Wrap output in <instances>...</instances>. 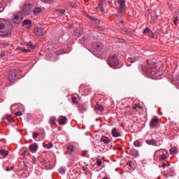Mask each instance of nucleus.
Returning <instances> with one entry per match:
<instances>
[{"label":"nucleus","mask_w":179,"mask_h":179,"mask_svg":"<svg viewBox=\"0 0 179 179\" xmlns=\"http://www.w3.org/2000/svg\"><path fill=\"white\" fill-rule=\"evenodd\" d=\"M108 64L110 68H113V69H118V65H120V59H118V55H110L108 59Z\"/></svg>","instance_id":"nucleus-1"},{"label":"nucleus","mask_w":179,"mask_h":179,"mask_svg":"<svg viewBox=\"0 0 179 179\" xmlns=\"http://www.w3.org/2000/svg\"><path fill=\"white\" fill-rule=\"evenodd\" d=\"M143 71L148 76H150L151 79H159V73L156 71L155 68L144 67Z\"/></svg>","instance_id":"nucleus-2"},{"label":"nucleus","mask_w":179,"mask_h":179,"mask_svg":"<svg viewBox=\"0 0 179 179\" xmlns=\"http://www.w3.org/2000/svg\"><path fill=\"white\" fill-rule=\"evenodd\" d=\"M117 3L119 5V7L116 16L117 17H120V16H122V15H124V13H125L127 10V8H125V0H117Z\"/></svg>","instance_id":"nucleus-3"},{"label":"nucleus","mask_w":179,"mask_h":179,"mask_svg":"<svg viewBox=\"0 0 179 179\" xmlns=\"http://www.w3.org/2000/svg\"><path fill=\"white\" fill-rule=\"evenodd\" d=\"M19 74V70L14 69L10 70L8 72V79L10 83H15L19 78H17V75Z\"/></svg>","instance_id":"nucleus-4"},{"label":"nucleus","mask_w":179,"mask_h":179,"mask_svg":"<svg viewBox=\"0 0 179 179\" xmlns=\"http://www.w3.org/2000/svg\"><path fill=\"white\" fill-rule=\"evenodd\" d=\"M11 20L16 24H20L22 23V20H23V13L19 11L18 13L14 14Z\"/></svg>","instance_id":"nucleus-5"},{"label":"nucleus","mask_w":179,"mask_h":179,"mask_svg":"<svg viewBox=\"0 0 179 179\" xmlns=\"http://www.w3.org/2000/svg\"><path fill=\"white\" fill-rule=\"evenodd\" d=\"M104 46L102 43H96L94 45V49L98 54L100 55H104L106 54V51L104 50Z\"/></svg>","instance_id":"nucleus-6"},{"label":"nucleus","mask_w":179,"mask_h":179,"mask_svg":"<svg viewBox=\"0 0 179 179\" xmlns=\"http://www.w3.org/2000/svg\"><path fill=\"white\" fill-rule=\"evenodd\" d=\"M31 4L26 3L22 8V13L29 16V15H30V12H31Z\"/></svg>","instance_id":"nucleus-7"},{"label":"nucleus","mask_w":179,"mask_h":179,"mask_svg":"<svg viewBox=\"0 0 179 179\" xmlns=\"http://www.w3.org/2000/svg\"><path fill=\"white\" fill-rule=\"evenodd\" d=\"M80 92H82V94H84V96H87L90 90H89V87H87V85H81L80 87Z\"/></svg>","instance_id":"nucleus-8"},{"label":"nucleus","mask_w":179,"mask_h":179,"mask_svg":"<svg viewBox=\"0 0 179 179\" xmlns=\"http://www.w3.org/2000/svg\"><path fill=\"white\" fill-rule=\"evenodd\" d=\"M34 33L36 36H43L44 34H45V31H44V29L43 28H35L34 29Z\"/></svg>","instance_id":"nucleus-9"},{"label":"nucleus","mask_w":179,"mask_h":179,"mask_svg":"<svg viewBox=\"0 0 179 179\" xmlns=\"http://www.w3.org/2000/svg\"><path fill=\"white\" fill-rule=\"evenodd\" d=\"M157 124H159V118L154 117L150 122V128H156L157 127Z\"/></svg>","instance_id":"nucleus-10"},{"label":"nucleus","mask_w":179,"mask_h":179,"mask_svg":"<svg viewBox=\"0 0 179 179\" xmlns=\"http://www.w3.org/2000/svg\"><path fill=\"white\" fill-rule=\"evenodd\" d=\"M29 149L32 153H36L38 150V145L36 143H32L29 146Z\"/></svg>","instance_id":"nucleus-11"},{"label":"nucleus","mask_w":179,"mask_h":179,"mask_svg":"<svg viewBox=\"0 0 179 179\" xmlns=\"http://www.w3.org/2000/svg\"><path fill=\"white\" fill-rule=\"evenodd\" d=\"M112 135H113V138H120V136H121L120 130H118L117 128L113 129Z\"/></svg>","instance_id":"nucleus-12"},{"label":"nucleus","mask_w":179,"mask_h":179,"mask_svg":"<svg viewBox=\"0 0 179 179\" xmlns=\"http://www.w3.org/2000/svg\"><path fill=\"white\" fill-rule=\"evenodd\" d=\"M5 31H6L5 21L0 20V33H5Z\"/></svg>","instance_id":"nucleus-13"},{"label":"nucleus","mask_w":179,"mask_h":179,"mask_svg":"<svg viewBox=\"0 0 179 179\" xmlns=\"http://www.w3.org/2000/svg\"><path fill=\"white\" fill-rule=\"evenodd\" d=\"M66 117L65 116L59 117V124L60 125H65V124H66Z\"/></svg>","instance_id":"nucleus-14"},{"label":"nucleus","mask_w":179,"mask_h":179,"mask_svg":"<svg viewBox=\"0 0 179 179\" xmlns=\"http://www.w3.org/2000/svg\"><path fill=\"white\" fill-rule=\"evenodd\" d=\"M75 152V147L73 145H69L67 147V150L66 152V155H72Z\"/></svg>","instance_id":"nucleus-15"},{"label":"nucleus","mask_w":179,"mask_h":179,"mask_svg":"<svg viewBox=\"0 0 179 179\" xmlns=\"http://www.w3.org/2000/svg\"><path fill=\"white\" fill-rule=\"evenodd\" d=\"M49 124L52 127L54 125H56L57 124V117L55 116H52L49 119Z\"/></svg>","instance_id":"nucleus-16"},{"label":"nucleus","mask_w":179,"mask_h":179,"mask_svg":"<svg viewBox=\"0 0 179 179\" xmlns=\"http://www.w3.org/2000/svg\"><path fill=\"white\" fill-rule=\"evenodd\" d=\"M130 155L131 156H133L134 157H138V156H139V151H138L137 150H136L135 148H132L130 150Z\"/></svg>","instance_id":"nucleus-17"},{"label":"nucleus","mask_w":179,"mask_h":179,"mask_svg":"<svg viewBox=\"0 0 179 179\" xmlns=\"http://www.w3.org/2000/svg\"><path fill=\"white\" fill-rule=\"evenodd\" d=\"M145 143H147V145H152V146H157V141H155L154 139L146 140Z\"/></svg>","instance_id":"nucleus-18"},{"label":"nucleus","mask_w":179,"mask_h":179,"mask_svg":"<svg viewBox=\"0 0 179 179\" xmlns=\"http://www.w3.org/2000/svg\"><path fill=\"white\" fill-rule=\"evenodd\" d=\"M101 142H104L106 144L110 143V138L106 136H103L101 138Z\"/></svg>","instance_id":"nucleus-19"},{"label":"nucleus","mask_w":179,"mask_h":179,"mask_svg":"<svg viewBox=\"0 0 179 179\" xmlns=\"http://www.w3.org/2000/svg\"><path fill=\"white\" fill-rule=\"evenodd\" d=\"M122 32L124 33V34H127L128 36H132V31L128 28H123Z\"/></svg>","instance_id":"nucleus-20"},{"label":"nucleus","mask_w":179,"mask_h":179,"mask_svg":"<svg viewBox=\"0 0 179 179\" xmlns=\"http://www.w3.org/2000/svg\"><path fill=\"white\" fill-rule=\"evenodd\" d=\"M78 110L79 111H80V113H83L84 111H86V105L85 104L79 105Z\"/></svg>","instance_id":"nucleus-21"},{"label":"nucleus","mask_w":179,"mask_h":179,"mask_svg":"<svg viewBox=\"0 0 179 179\" xmlns=\"http://www.w3.org/2000/svg\"><path fill=\"white\" fill-rule=\"evenodd\" d=\"M31 26V20H25L22 22V26Z\"/></svg>","instance_id":"nucleus-22"},{"label":"nucleus","mask_w":179,"mask_h":179,"mask_svg":"<svg viewBox=\"0 0 179 179\" xmlns=\"http://www.w3.org/2000/svg\"><path fill=\"white\" fill-rule=\"evenodd\" d=\"M171 155H176L178 152L177 147H173L169 150Z\"/></svg>","instance_id":"nucleus-23"},{"label":"nucleus","mask_w":179,"mask_h":179,"mask_svg":"<svg viewBox=\"0 0 179 179\" xmlns=\"http://www.w3.org/2000/svg\"><path fill=\"white\" fill-rule=\"evenodd\" d=\"M0 155L3 156V157H6L9 155V152L5 150H0Z\"/></svg>","instance_id":"nucleus-24"},{"label":"nucleus","mask_w":179,"mask_h":179,"mask_svg":"<svg viewBox=\"0 0 179 179\" xmlns=\"http://www.w3.org/2000/svg\"><path fill=\"white\" fill-rule=\"evenodd\" d=\"M27 46L29 50H34V48H36V46L33 45V42H29L27 44Z\"/></svg>","instance_id":"nucleus-25"},{"label":"nucleus","mask_w":179,"mask_h":179,"mask_svg":"<svg viewBox=\"0 0 179 179\" xmlns=\"http://www.w3.org/2000/svg\"><path fill=\"white\" fill-rule=\"evenodd\" d=\"M88 17L89 19H90V20H92L93 22H94V23H96V24H99V23H100V20L99 19H96L90 16H88Z\"/></svg>","instance_id":"nucleus-26"},{"label":"nucleus","mask_w":179,"mask_h":179,"mask_svg":"<svg viewBox=\"0 0 179 179\" xmlns=\"http://www.w3.org/2000/svg\"><path fill=\"white\" fill-rule=\"evenodd\" d=\"M143 34H152V30H150V29L149 28H145L143 31Z\"/></svg>","instance_id":"nucleus-27"},{"label":"nucleus","mask_w":179,"mask_h":179,"mask_svg":"<svg viewBox=\"0 0 179 179\" xmlns=\"http://www.w3.org/2000/svg\"><path fill=\"white\" fill-rule=\"evenodd\" d=\"M40 12H41V8H35L33 10V13H34V15H38Z\"/></svg>","instance_id":"nucleus-28"},{"label":"nucleus","mask_w":179,"mask_h":179,"mask_svg":"<svg viewBox=\"0 0 179 179\" xmlns=\"http://www.w3.org/2000/svg\"><path fill=\"white\" fill-rule=\"evenodd\" d=\"M132 108H133V110H138V108L139 110H142L143 107L140 104H136V105L133 106Z\"/></svg>","instance_id":"nucleus-29"},{"label":"nucleus","mask_w":179,"mask_h":179,"mask_svg":"<svg viewBox=\"0 0 179 179\" xmlns=\"http://www.w3.org/2000/svg\"><path fill=\"white\" fill-rule=\"evenodd\" d=\"M96 9L98 11L100 12H104V8L103 7V5L98 4V6L96 7Z\"/></svg>","instance_id":"nucleus-30"},{"label":"nucleus","mask_w":179,"mask_h":179,"mask_svg":"<svg viewBox=\"0 0 179 179\" xmlns=\"http://www.w3.org/2000/svg\"><path fill=\"white\" fill-rule=\"evenodd\" d=\"M3 120H7L8 122H12V116L10 115H6Z\"/></svg>","instance_id":"nucleus-31"},{"label":"nucleus","mask_w":179,"mask_h":179,"mask_svg":"<svg viewBox=\"0 0 179 179\" xmlns=\"http://www.w3.org/2000/svg\"><path fill=\"white\" fill-rule=\"evenodd\" d=\"M43 146L46 148V149H51V148H52V143H49L48 144H45V143H44Z\"/></svg>","instance_id":"nucleus-32"},{"label":"nucleus","mask_w":179,"mask_h":179,"mask_svg":"<svg viewBox=\"0 0 179 179\" xmlns=\"http://www.w3.org/2000/svg\"><path fill=\"white\" fill-rule=\"evenodd\" d=\"M96 108H97V110H99L101 112L104 110V108H103V106H101V105L97 104L96 106Z\"/></svg>","instance_id":"nucleus-33"},{"label":"nucleus","mask_w":179,"mask_h":179,"mask_svg":"<svg viewBox=\"0 0 179 179\" xmlns=\"http://www.w3.org/2000/svg\"><path fill=\"white\" fill-rule=\"evenodd\" d=\"M20 51H22V52H30L31 49H25L24 48H20Z\"/></svg>","instance_id":"nucleus-34"},{"label":"nucleus","mask_w":179,"mask_h":179,"mask_svg":"<svg viewBox=\"0 0 179 179\" xmlns=\"http://www.w3.org/2000/svg\"><path fill=\"white\" fill-rule=\"evenodd\" d=\"M96 164L98 167H101V165L103 164V162H101V159H96Z\"/></svg>","instance_id":"nucleus-35"},{"label":"nucleus","mask_w":179,"mask_h":179,"mask_svg":"<svg viewBox=\"0 0 179 179\" xmlns=\"http://www.w3.org/2000/svg\"><path fill=\"white\" fill-rule=\"evenodd\" d=\"M5 9V4L3 3H0V12H3Z\"/></svg>","instance_id":"nucleus-36"},{"label":"nucleus","mask_w":179,"mask_h":179,"mask_svg":"<svg viewBox=\"0 0 179 179\" xmlns=\"http://www.w3.org/2000/svg\"><path fill=\"white\" fill-rule=\"evenodd\" d=\"M59 173H61V174H65V171H66V169L62 167L59 169Z\"/></svg>","instance_id":"nucleus-37"},{"label":"nucleus","mask_w":179,"mask_h":179,"mask_svg":"<svg viewBox=\"0 0 179 179\" xmlns=\"http://www.w3.org/2000/svg\"><path fill=\"white\" fill-rule=\"evenodd\" d=\"M71 100L74 104H78V99L74 96H71Z\"/></svg>","instance_id":"nucleus-38"},{"label":"nucleus","mask_w":179,"mask_h":179,"mask_svg":"<svg viewBox=\"0 0 179 179\" xmlns=\"http://www.w3.org/2000/svg\"><path fill=\"white\" fill-rule=\"evenodd\" d=\"M134 145L136 146V148H139V146H141V142H139V141H136Z\"/></svg>","instance_id":"nucleus-39"},{"label":"nucleus","mask_w":179,"mask_h":179,"mask_svg":"<svg viewBox=\"0 0 179 179\" xmlns=\"http://www.w3.org/2000/svg\"><path fill=\"white\" fill-rule=\"evenodd\" d=\"M29 152V150L26 149L23 151V152L21 154V156H23V157H25L27 155V152Z\"/></svg>","instance_id":"nucleus-40"},{"label":"nucleus","mask_w":179,"mask_h":179,"mask_svg":"<svg viewBox=\"0 0 179 179\" xmlns=\"http://www.w3.org/2000/svg\"><path fill=\"white\" fill-rule=\"evenodd\" d=\"M8 36H10V33H6V34H0V37H8Z\"/></svg>","instance_id":"nucleus-41"},{"label":"nucleus","mask_w":179,"mask_h":179,"mask_svg":"<svg viewBox=\"0 0 179 179\" xmlns=\"http://www.w3.org/2000/svg\"><path fill=\"white\" fill-rule=\"evenodd\" d=\"M178 17H173V23L175 24H178Z\"/></svg>","instance_id":"nucleus-42"},{"label":"nucleus","mask_w":179,"mask_h":179,"mask_svg":"<svg viewBox=\"0 0 179 179\" xmlns=\"http://www.w3.org/2000/svg\"><path fill=\"white\" fill-rule=\"evenodd\" d=\"M162 174L164 176V177H166V178H169V173H167L166 171L162 172Z\"/></svg>","instance_id":"nucleus-43"},{"label":"nucleus","mask_w":179,"mask_h":179,"mask_svg":"<svg viewBox=\"0 0 179 179\" xmlns=\"http://www.w3.org/2000/svg\"><path fill=\"white\" fill-rule=\"evenodd\" d=\"M42 2H45L46 3H50L54 2V0H41Z\"/></svg>","instance_id":"nucleus-44"},{"label":"nucleus","mask_w":179,"mask_h":179,"mask_svg":"<svg viewBox=\"0 0 179 179\" xmlns=\"http://www.w3.org/2000/svg\"><path fill=\"white\" fill-rule=\"evenodd\" d=\"M161 159L162 160H166V159H167V155H166V154H162L161 156Z\"/></svg>","instance_id":"nucleus-45"},{"label":"nucleus","mask_w":179,"mask_h":179,"mask_svg":"<svg viewBox=\"0 0 179 179\" xmlns=\"http://www.w3.org/2000/svg\"><path fill=\"white\" fill-rule=\"evenodd\" d=\"M38 133H34L33 134V138L34 139H37V138L38 137Z\"/></svg>","instance_id":"nucleus-46"},{"label":"nucleus","mask_w":179,"mask_h":179,"mask_svg":"<svg viewBox=\"0 0 179 179\" xmlns=\"http://www.w3.org/2000/svg\"><path fill=\"white\" fill-rule=\"evenodd\" d=\"M14 167L13 166H11L10 168H7L6 169V171H12V170H13Z\"/></svg>","instance_id":"nucleus-47"},{"label":"nucleus","mask_w":179,"mask_h":179,"mask_svg":"<svg viewBox=\"0 0 179 179\" xmlns=\"http://www.w3.org/2000/svg\"><path fill=\"white\" fill-rule=\"evenodd\" d=\"M15 115L20 117V115H22V111H18V112L15 113Z\"/></svg>","instance_id":"nucleus-48"},{"label":"nucleus","mask_w":179,"mask_h":179,"mask_svg":"<svg viewBox=\"0 0 179 179\" xmlns=\"http://www.w3.org/2000/svg\"><path fill=\"white\" fill-rule=\"evenodd\" d=\"M72 8H76L78 6V4L75 3H71Z\"/></svg>","instance_id":"nucleus-49"},{"label":"nucleus","mask_w":179,"mask_h":179,"mask_svg":"<svg viewBox=\"0 0 179 179\" xmlns=\"http://www.w3.org/2000/svg\"><path fill=\"white\" fill-rule=\"evenodd\" d=\"M5 55H6V53H5V52H2L0 55V57L2 58V57H5Z\"/></svg>","instance_id":"nucleus-50"},{"label":"nucleus","mask_w":179,"mask_h":179,"mask_svg":"<svg viewBox=\"0 0 179 179\" xmlns=\"http://www.w3.org/2000/svg\"><path fill=\"white\" fill-rule=\"evenodd\" d=\"M148 35L150 36V37H151V38H154V36H153V32L151 31V34H148Z\"/></svg>","instance_id":"nucleus-51"},{"label":"nucleus","mask_w":179,"mask_h":179,"mask_svg":"<svg viewBox=\"0 0 179 179\" xmlns=\"http://www.w3.org/2000/svg\"><path fill=\"white\" fill-rule=\"evenodd\" d=\"M60 13H62V15H64L65 13V9H61Z\"/></svg>","instance_id":"nucleus-52"},{"label":"nucleus","mask_w":179,"mask_h":179,"mask_svg":"<svg viewBox=\"0 0 179 179\" xmlns=\"http://www.w3.org/2000/svg\"><path fill=\"white\" fill-rule=\"evenodd\" d=\"M82 156H83V157H85L86 156V152H85V151H83V152H82Z\"/></svg>","instance_id":"nucleus-53"},{"label":"nucleus","mask_w":179,"mask_h":179,"mask_svg":"<svg viewBox=\"0 0 179 179\" xmlns=\"http://www.w3.org/2000/svg\"><path fill=\"white\" fill-rule=\"evenodd\" d=\"M103 2H104V0H100L99 4L103 5Z\"/></svg>","instance_id":"nucleus-54"},{"label":"nucleus","mask_w":179,"mask_h":179,"mask_svg":"<svg viewBox=\"0 0 179 179\" xmlns=\"http://www.w3.org/2000/svg\"><path fill=\"white\" fill-rule=\"evenodd\" d=\"M128 164L130 167H132V163L131 162H129Z\"/></svg>","instance_id":"nucleus-55"},{"label":"nucleus","mask_w":179,"mask_h":179,"mask_svg":"<svg viewBox=\"0 0 179 179\" xmlns=\"http://www.w3.org/2000/svg\"><path fill=\"white\" fill-rule=\"evenodd\" d=\"M166 163H164V164H162V167L164 168V167H166Z\"/></svg>","instance_id":"nucleus-56"},{"label":"nucleus","mask_w":179,"mask_h":179,"mask_svg":"<svg viewBox=\"0 0 179 179\" xmlns=\"http://www.w3.org/2000/svg\"><path fill=\"white\" fill-rule=\"evenodd\" d=\"M124 22H125L124 20H121V23H122V24H124Z\"/></svg>","instance_id":"nucleus-57"},{"label":"nucleus","mask_w":179,"mask_h":179,"mask_svg":"<svg viewBox=\"0 0 179 179\" xmlns=\"http://www.w3.org/2000/svg\"><path fill=\"white\" fill-rule=\"evenodd\" d=\"M34 164H36V158L34 159Z\"/></svg>","instance_id":"nucleus-58"},{"label":"nucleus","mask_w":179,"mask_h":179,"mask_svg":"<svg viewBox=\"0 0 179 179\" xmlns=\"http://www.w3.org/2000/svg\"><path fill=\"white\" fill-rule=\"evenodd\" d=\"M169 8L171 10V9H173V8L171 7V6H169Z\"/></svg>","instance_id":"nucleus-59"},{"label":"nucleus","mask_w":179,"mask_h":179,"mask_svg":"<svg viewBox=\"0 0 179 179\" xmlns=\"http://www.w3.org/2000/svg\"><path fill=\"white\" fill-rule=\"evenodd\" d=\"M103 178L107 179V177H105V178Z\"/></svg>","instance_id":"nucleus-60"},{"label":"nucleus","mask_w":179,"mask_h":179,"mask_svg":"<svg viewBox=\"0 0 179 179\" xmlns=\"http://www.w3.org/2000/svg\"><path fill=\"white\" fill-rule=\"evenodd\" d=\"M103 179H106V178H103Z\"/></svg>","instance_id":"nucleus-61"}]
</instances>
